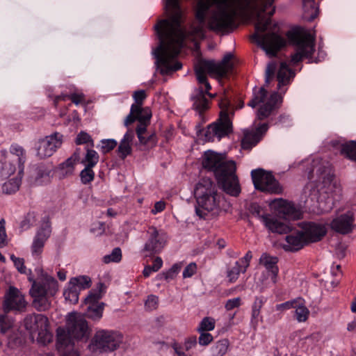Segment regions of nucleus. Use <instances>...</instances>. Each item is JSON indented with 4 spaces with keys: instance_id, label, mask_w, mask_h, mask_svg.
<instances>
[{
    "instance_id": "obj_57",
    "label": "nucleus",
    "mask_w": 356,
    "mask_h": 356,
    "mask_svg": "<svg viewBox=\"0 0 356 356\" xmlns=\"http://www.w3.org/2000/svg\"><path fill=\"white\" fill-rule=\"evenodd\" d=\"M276 70V64L274 62L270 63L266 70V83H268L270 79L274 76L275 71Z\"/></svg>"
},
{
    "instance_id": "obj_28",
    "label": "nucleus",
    "mask_w": 356,
    "mask_h": 356,
    "mask_svg": "<svg viewBox=\"0 0 356 356\" xmlns=\"http://www.w3.org/2000/svg\"><path fill=\"white\" fill-rule=\"evenodd\" d=\"M79 154L75 152L65 161L59 164L56 168V173L59 179L67 178L74 174L75 165L79 160Z\"/></svg>"
},
{
    "instance_id": "obj_45",
    "label": "nucleus",
    "mask_w": 356,
    "mask_h": 356,
    "mask_svg": "<svg viewBox=\"0 0 356 356\" xmlns=\"http://www.w3.org/2000/svg\"><path fill=\"white\" fill-rule=\"evenodd\" d=\"M122 259V252L119 248H115L112 252L103 257V261L106 264L111 262H119Z\"/></svg>"
},
{
    "instance_id": "obj_7",
    "label": "nucleus",
    "mask_w": 356,
    "mask_h": 356,
    "mask_svg": "<svg viewBox=\"0 0 356 356\" xmlns=\"http://www.w3.org/2000/svg\"><path fill=\"white\" fill-rule=\"evenodd\" d=\"M32 282L30 294L33 298V305L38 311H46L50 308L51 298L58 291L56 280L48 273L41 271L35 280Z\"/></svg>"
},
{
    "instance_id": "obj_31",
    "label": "nucleus",
    "mask_w": 356,
    "mask_h": 356,
    "mask_svg": "<svg viewBox=\"0 0 356 356\" xmlns=\"http://www.w3.org/2000/svg\"><path fill=\"white\" fill-rule=\"evenodd\" d=\"M134 138V133L131 130H128L120 140L118 152L121 157L125 158L131 152V144Z\"/></svg>"
},
{
    "instance_id": "obj_48",
    "label": "nucleus",
    "mask_w": 356,
    "mask_h": 356,
    "mask_svg": "<svg viewBox=\"0 0 356 356\" xmlns=\"http://www.w3.org/2000/svg\"><path fill=\"white\" fill-rule=\"evenodd\" d=\"M8 244V236L6 231V221L0 220V248H4Z\"/></svg>"
},
{
    "instance_id": "obj_20",
    "label": "nucleus",
    "mask_w": 356,
    "mask_h": 356,
    "mask_svg": "<svg viewBox=\"0 0 356 356\" xmlns=\"http://www.w3.org/2000/svg\"><path fill=\"white\" fill-rule=\"evenodd\" d=\"M307 244L321 241L326 234V223L322 222H303L298 225Z\"/></svg>"
},
{
    "instance_id": "obj_63",
    "label": "nucleus",
    "mask_w": 356,
    "mask_h": 356,
    "mask_svg": "<svg viewBox=\"0 0 356 356\" xmlns=\"http://www.w3.org/2000/svg\"><path fill=\"white\" fill-rule=\"evenodd\" d=\"M264 302L265 300L263 298H257L253 303L252 309L261 311V309L262 308Z\"/></svg>"
},
{
    "instance_id": "obj_24",
    "label": "nucleus",
    "mask_w": 356,
    "mask_h": 356,
    "mask_svg": "<svg viewBox=\"0 0 356 356\" xmlns=\"http://www.w3.org/2000/svg\"><path fill=\"white\" fill-rule=\"evenodd\" d=\"M268 126L264 123L254 130H245L244 137L242 140V147L243 149H251L256 145L261 139L264 134L267 131Z\"/></svg>"
},
{
    "instance_id": "obj_11",
    "label": "nucleus",
    "mask_w": 356,
    "mask_h": 356,
    "mask_svg": "<svg viewBox=\"0 0 356 356\" xmlns=\"http://www.w3.org/2000/svg\"><path fill=\"white\" fill-rule=\"evenodd\" d=\"M220 118L217 122L208 126L204 136L207 141H213L216 138L218 140L232 131V122L229 115L234 114L230 100L227 95H224L220 102Z\"/></svg>"
},
{
    "instance_id": "obj_15",
    "label": "nucleus",
    "mask_w": 356,
    "mask_h": 356,
    "mask_svg": "<svg viewBox=\"0 0 356 356\" xmlns=\"http://www.w3.org/2000/svg\"><path fill=\"white\" fill-rule=\"evenodd\" d=\"M251 176L256 189L264 193L279 194L282 187L270 172L262 169L253 170Z\"/></svg>"
},
{
    "instance_id": "obj_25",
    "label": "nucleus",
    "mask_w": 356,
    "mask_h": 356,
    "mask_svg": "<svg viewBox=\"0 0 356 356\" xmlns=\"http://www.w3.org/2000/svg\"><path fill=\"white\" fill-rule=\"evenodd\" d=\"M251 259L252 254L248 252L244 257L236 261L233 266L227 269V277L229 282L233 283L236 282L239 275L246 271Z\"/></svg>"
},
{
    "instance_id": "obj_52",
    "label": "nucleus",
    "mask_w": 356,
    "mask_h": 356,
    "mask_svg": "<svg viewBox=\"0 0 356 356\" xmlns=\"http://www.w3.org/2000/svg\"><path fill=\"white\" fill-rule=\"evenodd\" d=\"M13 325V323L6 315H0V329L2 332H6Z\"/></svg>"
},
{
    "instance_id": "obj_2",
    "label": "nucleus",
    "mask_w": 356,
    "mask_h": 356,
    "mask_svg": "<svg viewBox=\"0 0 356 356\" xmlns=\"http://www.w3.org/2000/svg\"><path fill=\"white\" fill-rule=\"evenodd\" d=\"M305 163L312 165V169L309 172V178L313 181L306 186L305 193L309 192L311 201L316 199L318 205L316 212H329L342 198L343 190L340 181L335 178L328 161L316 157L312 160L307 159Z\"/></svg>"
},
{
    "instance_id": "obj_6",
    "label": "nucleus",
    "mask_w": 356,
    "mask_h": 356,
    "mask_svg": "<svg viewBox=\"0 0 356 356\" xmlns=\"http://www.w3.org/2000/svg\"><path fill=\"white\" fill-rule=\"evenodd\" d=\"M294 76L293 72L289 68L286 63H281L277 75L278 90L280 94L274 92L267 98V91L264 87L254 90L253 98L248 103V106L254 108L257 105L263 104L257 113L258 119H265L272 113L276 104L282 101L281 95L284 94L286 90L285 88L283 89L282 87L290 84Z\"/></svg>"
},
{
    "instance_id": "obj_53",
    "label": "nucleus",
    "mask_w": 356,
    "mask_h": 356,
    "mask_svg": "<svg viewBox=\"0 0 356 356\" xmlns=\"http://www.w3.org/2000/svg\"><path fill=\"white\" fill-rule=\"evenodd\" d=\"M200 335L199 337V344L203 346L209 345L213 339V336L208 332H200Z\"/></svg>"
},
{
    "instance_id": "obj_59",
    "label": "nucleus",
    "mask_w": 356,
    "mask_h": 356,
    "mask_svg": "<svg viewBox=\"0 0 356 356\" xmlns=\"http://www.w3.org/2000/svg\"><path fill=\"white\" fill-rule=\"evenodd\" d=\"M133 97L136 102V104L134 105H140V106H141L143 101L146 97V94H145V90H141L136 91L134 93Z\"/></svg>"
},
{
    "instance_id": "obj_42",
    "label": "nucleus",
    "mask_w": 356,
    "mask_h": 356,
    "mask_svg": "<svg viewBox=\"0 0 356 356\" xmlns=\"http://www.w3.org/2000/svg\"><path fill=\"white\" fill-rule=\"evenodd\" d=\"M163 266V260L161 257H156L153 262L152 266H147L145 267L143 273L145 277H149L153 272L158 271Z\"/></svg>"
},
{
    "instance_id": "obj_4",
    "label": "nucleus",
    "mask_w": 356,
    "mask_h": 356,
    "mask_svg": "<svg viewBox=\"0 0 356 356\" xmlns=\"http://www.w3.org/2000/svg\"><path fill=\"white\" fill-rule=\"evenodd\" d=\"M202 166L213 172L218 185L228 195L236 197L241 193L238 179L235 174V162L225 159V154L212 150L204 152Z\"/></svg>"
},
{
    "instance_id": "obj_3",
    "label": "nucleus",
    "mask_w": 356,
    "mask_h": 356,
    "mask_svg": "<svg viewBox=\"0 0 356 356\" xmlns=\"http://www.w3.org/2000/svg\"><path fill=\"white\" fill-rule=\"evenodd\" d=\"M232 58L233 55L229 53L219 63L213 60H199L195 63V72L197 80L200 84V89L193 97V107L200 113L209 107V102L205 97V94H207L211 97H213L209 93V90L211 87L207 81V75L216 77L227 76L234 67Z\"/></svg>"
},
{
    "instance_id": "obj_49",
    "label": "nucleus",
    "mask_w": 356,
    "mask_h": 356,
    "mask_svg": "<svg viewBox=\"0 0 356 356\" xmlns=\"http://www.w3.org/2000/svg\"><path fill=\"white\" fill-rule=\"evenodd\" d=\"M251 211L254 216L258 218L263 223V218H268L269 215L266 214L263 209L257 204H252L251 206Z\"/></svg>"
},
{
    "instance_id": "obj_64",
    "label": "nucleus",
    "mask_w": 356,
    "mask_h": 356,
    "mask_svg": "<svg viewBox=\"0 0 356 356\" xmlns=\"http://www.w3.org/2000/svg\"><path fill=\"white\" fill-rule=\"evenodd\" d=\"M260 311L252 309V319H251V323L256 327L257 325V318L259 316Z\"/></svg>"
},
{
    "instance_id": "obj_26",
    "label": "nucleus",
    "mask_w": 356,
    "mask_h": 356,
    "mask_svg": "<svg viewBox=\"0 0 356 356\" xmlns=\"http://www.w3.org/2000/svg\"><path fill=\"white\" fill-rule=\"evenodd\" d=\"M285 240L286 243L283 245V248L289 251H297L307 245V241L299 227L287 235Z\"/></svg>"
},
{
    "instance_id": "obj_35",
    "label": "nucleus",
    "mask_w": 356,
    "mask_h": 356,
    "mask_svg": "<svg viewBox=\"0 0 356 356\" xmlns=\"http://www.w3.org/2000/svg\"><path fill=\"white\" fill-rule=\"evenodd\" d=\"M295 316L298 322H305L307 320L309 311L305 305V300L300 298H296V304L293 307Z\"/></svg>"
},
{
    "instance_id": "obj_36",
    "label": "nucleus",
    "mask_w": 356,
    "mask_h": 356,
    "mask_svg": "<svg viewBox=\"0 0 356 356\" xmlns=\"http://www.w3.org/2000/svg\"><path fill=\"white\" fill-rule=\"evenodd\" d=\"M79 292L90 286L91 280L88 276H79L70 279L69 281Z\"/></svg>"
},
{
    "instance_id": "obj_29",
    "label": "nucleus",
    "mask_w": 356,
    "mask_h": 356,
    "mask_svg": "<svg viewBox=\"0 0 356 356\" xmlns=\"http://www.w3.org/2000/svg\"><path fill=\"white\" fill-rule=\"evenodd\" d=\"M263 219L265 226L272 232L284 234L291 230L289 224L281 221L275 217L269 215L268 218H263Z\"/></svg>"
},
{
    "instance_id": "obj_8",
    "label": "nucleus",
    "mask_w": 356,
    "mask_h": 356,
    "mask_svg": "<svg viewBox=\"0 0 356 356\" xmlns=\"http://www.w3.org/2000/svg\"><path fill=\"white\" fill-rule=\"evenodd\" d=\"M90 329L84 316L78 312H71L66 318L65 327H58L57 341L60 346H68L72 339H88Z\"/></svg>"
},
{
    "instance_id": "obj_27",
    "label": "nucleus",
    "mask_w": 356,
    "mask_h": 356,
    "mask_svg": "<svg viewBox=\"0 0 356 356\" xmlns=\"http://www.w3.org/2000/svg\"><path fill=\"white\" fill-rule=\"evenodd\" d=\"M151 117L152 113L148 108H141L140 105H132L130 113L124 120V124L127 127L136 120H138L139 122L149 123Z\"/></svg>"
},
{
    "instance_id": "obj_18",
    "label": "nucleus",
    "mask_w": 356,
    "mask_h": 356,
    "mask_svg": "<svg viewBox=\"0 0 356 356\" xmlns=\"http://www.w3.org/2000/svg\"><path fill=\"white\" fill-rule=\"evenodd\" d=\"M63 143V135L54 133L40 139L36 147L37 156L45 159L52 156L60 147Z\"/></svg>"
},
{
    "instance_id": "obj_34",
    "label": "nucleus",
    "mask_w": 356,
    "mask_h": 356,
    "mask_svg": "<svg viewBox=\"0 0 356 356\" xmlns=\"http://www.w3.org/2000/svg\"><path fill=\"white\" fill-rule=\"evenodd\" d=\"M318 14V5L314 0H303V18L307 21H312Z\"/></svg>"
},
{
    "instance_id": "obj_13",
    "label": "nucleus",
    "mask_w": 356,
    "mask_h": 356,
    "mask_svg": "<svg viewBox=\"0 0 356 356\" xmlns=\"http://www.w3.org/2000/svg\"><path fill=\"white\" fill-rule=\"evenodd\" d=\"M24 326L33 341L46 345L52 341L48 318L40 314L27 316L24 321Z\"/></svg>"
},
{
    "instance_id": "obj_39",
    "label": "nucleus",
    "mask_w": 356,
    "mask_h": 356,
    "mask_svg": "<svg viewBox=\"0 0 356 356\" xmlns=\"http://www.w3.org/2000/svg\"><path fill=\"white\" fill-rule=\"evenodd\" d=\"M67 97L70 98L76 105L82 104L84 102V95L82 92H74L70 95L56 96L54 99V104H56L60 100H65Z\"/></svg>"
},
{
    "instance_id": "obj_14",
    "label": "nucleus",
    "mask_w": 356,
    "mask_h": 356,
    "mask_svg": "<svg viewBox=\"0 0 356 356\" xmlns=\"http://www.w3.org/2000/svg\"><path fill=\"white\" fill-rule=\"evenodd\" d=\"M123 339L122 334L118 331L101 329L95 332L90 346L92 350L112 353L120 348Z\"/></svg>"
},
{
    "instance_id": "obj_21",
    "label": "nucleus",
    "mask_w": 356,
    "mask_h": 356,
    "mask_svg": "<svg viewBox=\"0 0 356 356\" xmlns=\"http://www.w3.org/2000/svg\"><path fill=\"white\" fill-rule=\"evenodd\" d=\"M26 307V302L23 294L15 287L10 286L5 294L3 311L8 312L11 310L22 311Z\"/></svg>"
},
{
    "instance_id": "obj_43",
    "label": "nucleus",
    "mask_w": 356,
    "mask_h": 356,
    "mask_svg": "<svg viewBox=\"0 0 356 356\" xmlns=\"http://www.w3.org/2000/svg\"><path fill=\"white\" fill-rule=\"evenodd\" d=\"M117 141L114 139H103L97 146L103 154H106L117 146Z\"/></svg>"
},
{
    "instance_id": "obj_32",
    "label": "nucleus",
    "mask_w": 356,
    "mask_h": 356,
    "mask_svg": "<svg viewBox=\"0 0 356 356\" xmlns=\"http://www.w3.org/2000/svg\"><path fill=\"white\" fill-rule=\"evenodd\" d=\"M23 175H14L8 178L2 185V191L6 194L16 193L21 185Z\"/></svg>"
},
{
    "instance_id": "obj_5",
    "label": "nucleus",
    "mask_w": 356,
    "mask_h": 356,
    "mask_svg": "<svg viewBox=\"0 0 356 356\" xmlns=\"http://www.w3.org/2000/svg\"><path fill=\"white\" fill-rule=\"evenodd\" d=\"M194 193L197 202L195 212L200 218H205L209 213L219 215L231 207L230 202L209 178L201 179L196 184Z\"/></svg>"
},
{
    "instance_id": "obj_9",
    "label": "nucleus",
    "mask_w": 356,
    "mask_h": 356,
    "mask_svg": "<svg viewBox=\"0 0 356 356\" xmlns=\"http://www.w3.org/2000/svg\"><path fill=\"white\" fill-rule=\"evenodd\" d=\"M26 152L19 145H12L9 150L0 151V177L6 179L14 175H24Z\"/></svg>"
},
{
    "instance_id": "obj_23",
    "label": "nucleus",
    "mask_w": 356,
    "mask_h": 356,
    "mask_svg": "<svg viewBox=\"0 0 356 356\" xmlns=\"http://www.w3.org/2000/svg\"><path fill=\"white\" fill-rule=\"evenodd\" d=\"M330 227L334 231L346 234L352 232L354 227V218L352 211L337 216L330 223Z\"/></svg>"
},
{
    "instance_id": "obj_16",
    "label": "nucleus",
    "mask_w": 356,
    "mask_h": 356,
    "mask_svg": "<svg viewBox=\"0 0 356 356\" xmlns=\"http://www.w3.org/2000/svg\"><path fill=\"white\" fill-rule=\"evenodd\" d=\"M168 240V234L164 230L157 229L154 226H149L146 232L143 251L147 252L149 255L159 253L166 245Z\"/></svg>"
},
{
    "instance_id": "obj_58",
    "label": "nucleus",
    "mask_w": 356,
    "mask_h": 356,
    "mask_svg": "<svg viewBox=\"0 0 356 356\" xmlns=\"http://www.w3.org/2000/svg\"><path fill=\"white\" fill-rule=\"evenodd\" d=\"M241 300L240 298H234L227 301L225 307L227 310H232L238 307L241 305Z\"/></svg>"
},
{
    "instance_id": "obj_62",
    "label": "nucleus",
    "mask_w": 356,
    "mask_h": 356,
    "mask_svg": "<svg viewBox=\"0 0 356 356\" xmlns=\"http://www.w3.org/2000/svg\"><path fill=\"white\" fill-rule=\"evenodd\" d=\"M139 123L140 124L136 129V133H137L138 139H141V137L143 136L144 134H145L146 128H147L148 123H147V122H139Z\"/></svg>"
},
{
    "instance_id": "obj_44",
    "label": "nucleus",
    "mask_w": 356,
    "mask_h": 356,
    "mask_svg": "<svg viewBox=\"0 0 356 356\" xmlns=\"http://www.w3.org/2000/svg\"><path fill=\"white\" fill-rule=\"evenodd\" d=\"M95 177V172L92 168L85 166V168L81 171L80 178L83 184H87L91 182Z\"/></svg>"
},
{
    "instance_id": "obj_50",
    "label": "nucleus",
    "mask_w": 356,
    "mask_h": 356,
    "mask_svg": "<svg viewBox=\"0 0 356 356\" xmlns=\"http://www.w3.org/2000/svg\"><path fill=\"white\" fill-rule=\"evenodd\" d=\"M140 143L146 146L147 148H152L154 147L157 143L155 135L151 134L147 137L143 136L141 137V139H138Z\"/></svg>"
},
{
    "instance_id": "obj_51",
    "label": "nucleus",
    "mask_w": 356,
    "mask_h": 356,
    "mask_svg": "<svg viewBox=\"0 0 356 356\" xmlns=\"http://www.w3.org/2000/svg\"><path fill=\"white\" fill-rule=\"evenodd\" d=\"M10 257L17 270L21 273H26V268L24 266V259L22 258L17 257L14 254H10Z\"/></svg>"
},
{
    "instance_id": "obj_10",
    "label": "nucleus",
    "mask_w": 356,
    "mask_h": 356,
    "mask_svg": "<svg viewBox=\"0 0 356 356\" xmlns=\"http://www.w3.org/2000/svg\"><path fill=\"white\" fill-rule=\"evenodd\" d=\"M290 41L296 45V52L291 57V62L296 64L303 58L309 59V63H318L323 58L325 53L318 52V58L315 60H311L312 55L314 51L315 36L310 31L300 29L290 33L288 35Z\"/></svg>"
},
{
    "instance_id": "obj_17",
    "label": "nucleus",
    "mask_w": 356,
    "mask_h": 356,
    "mask_svg": "<svg viewBox=\"0 0 356 356\" xmlns=\"http://www.w3.org/2000/svg\"><path fill=\"white\" fill-rule=\"evenodd\" d=\"M104 291V285L99 283L97 289L90 291L85 298L86 304L88 305L86 316L94 321H99L103 316L104 303L99 302L98 300L102 298Z\"/></svg>"
},
{
    "instance_id": "obj_54",
    "label": "nucleus",
    "mask_w": 356,
    "mask_h": 356,
    "mask_svg": "<svg viewBox=\"0 0 356 356\" xmlns=\"http://www.w3.org/2000/svg\"><path fill=\"white\" fill-rule=\"evenodd\" d=\"M89 142H90L91 145H93V141L88 134L81 131L79 134H78L76 139V144L81 145L88 143Z\"/></svg>"
},
{
    "instance_id": "obj_46",
    "label": "nucleus",
    "mask_w": 356,
    "mask_h": 356,
    "mask_svg": "<svg viewBox=\"0 0 356 356\" xmlns=\"http://www.w3.org/2000/svg\"><path fill=\"white\" fill-rule=\"evenodd\" d=\"M182 263L175 264L165 273V279L166 280H173L177 275L181 271L182 268Z\"/></svg>"
},
{
    "instance_id": "obj_40",
    "label": "nucleus",
    "mask_w": 356,
    "mask_h": 356,
    "mask_svg": "<svg viewBox=\"0 0 356 356\" xmlns=\"http://www.w3.org/2000/svg\"><path fill=\"white\" fill-rule=\"evenodd\" d=\"M216 321L211 317H204L200 323L197 331L198 332L212 331L215 328Z\"/></svg>"
},
{
    "instance_id": "obj_56",
    "label": "nucleus",
    "mask_w": 356,
    "mask_h": 356,
    "mask_svg": "<svg viewBox=\"0 0 356 356\" xmlns=\"http://www.w3.org/2000/svg\"><path fill=\"white\" fill-rule=\"evenodd\" d=\"M295 304H296V299L286 301L282 304L276 305L275 308L277 311L284 312L290 309H293Z\"/></svg>"
},
{
    "instance_id": "obj_60",
    "label": "nucleus",
    "mask_w": 356,
    "mask_h": 356,
    "mask_svg": "<svg viewBox=\"0 0 356 356\" xmlns=\"http://www.w3.org/2000/svg\"><path fill=\"white\" fill-rule=\"evenodd\" d=\"M197 344V338L195 336H191L185 339L184 348L186 350H189L194 348Z\"/></svg>"
},
{
    "instance_id": "obj_47",
    "label": "nucleus",
    "mask_w": 356,
    "mask_h": 356,
    "mask_svg": "<svg viewBox=\"0 0 356 356\" xmlns=\"http://www.w3.org/2000/svg\"><path fill=\"white\" fill-rule=\"evenodd\" d=\"M159 305V298L155 295H149L148 296L145 302V309L148 311L155 310Z\"/></svg>"
},
{
    "instance_id": "obj_41",
    "label": "nucleus",
    "mask_w": 356,
    "mask_h": 356,
    "mask_svg": "<svg viewBox=\"0 0 356 356\" xmlns=\"http://www.w3.org/2000/svg\"><path fill=\"white\" fill-rule=\"evenodd\" d=\"M229 346L228 339H223L217 341L213 348V353L216 356H223L227 353Z\"/></svg>"
},
{
    "instance_id": "obj_19",
    "label": "nucleus",
    "mask_w": 356,
    "mask_h": 356,
    "mask_svg": "<svg viewBox=\"0 0 356 356\" xmlns=\"http://www.w3.org/2000/svg\"><path fill=\"white\" fill-rule=\"evenodd\" d=\"M51 233V227L49 220L44 218L42 220L31 246V254L33 257L38 258L41 255L44 244Z\"/></svg>"
},
{
    "instance_id": "obj_30",
    "label": "nucleus",
    "mask_w": 356,
    "mask_h": 356,
    "mask_svg": "<svg viewBox=\"0 0 356 356\" xmlns=\"http://www.w3.org/2000/svg\"><path fill=\"white\" fill-rule=\"evenodd\" d=\"M333 145L347 158L356 161V141H349L345 143L336 141L333 143Z\"/></svg>"
},
{
    "instance_id": "obj_38",
    "label": "nucleus",
    "mask_w": 356,
    "mask_h": 356,
    "mask_svg": "<svg viewBox=\"0 0 356 356\" xmlns=\"http://www.w3.org/2000/svg\"><path fill=\"white\" fill-rule=\"evenodd\" d=\"M99 154L94 149H87L85 158L82 161V163L85 166L93 168L99 161Z\"/></svg>"
},
{
    "instance_id": "obj_22",
    "label": "nucleus",
    "mask_w": 356,
    "mask_h": 356,
    "mask_svg": "<svg viewBox=\"0 0 356 356\" xmlns=\"http://www.w3.org/2000/svg\"><path fill=\"white\" fill-rule=\"evenodd\" d=\"M270 206L286 219H298L302 215L300 210L297 209L293 204L282 199L275 200L271 202Z\"/></svg>"
},
{
    "instance_id": "obj_37",
    "label": "nucleus",
    "mask_w": 356,
    "mask_h": 356,
    "mask_svg": "<svg viewBox=\"0 0 356 356\" xmlns=\"http://www.w3.org/2000/svg\"><path fill=\"white\" fill-rule=\"evenodd\" d=\"M79 291L72 284L68 282L67 288L63 292L65 299L70 303H76L79 300Z\"/></svg>"
},
{
    "instance_id": "obj_1",
    "label": "nucleus",
    "mask_w": 356,
    "mask_h": 356,
    "mask_svg": "<svg viewBox=\"0 0 356 356\" xmlns=\"http://www.w3.org/2000/svg\"><path fill=\"white\" fill-rule=\"evenodd\" d=\"M274 0H198L195 7V21L188 31L184 29V12L179 0H163L167 19H162L154 28L159 45L153 50L157 70L168 75L181 68L176 57L184 45L190 40L197 45L205 37L206 30L225 33L232 29L237 15L253 18L256 33L252 38L266 54L273 56L285 45L286 41L278 35L276 24H271L269 17L273 15Z\"/></svg>"
},
{
    "instance_id": "obj_61",
    "label": "nucleus",
    "mask_w": 356,
    "mask_h": 356,
    "mask_svg": "<svg viewBox=\"0 0 356 356\" xmlns=\"http://www.w3.org/2000/svg\"><path fill=\"white\" fill-rule=\"evenodd\" d=\"M165 208V202L159 201L154 204V208L151 210V213L154 215L163 211Z\"/></svg>"
},
{
    "instance_id": "obj_33",
    "label": "nucleus",
    "mask_w": 356,
    "mask_h": 356,
    "mask_svg": "<svg viewBox=\"0 0 356 356\" xmlns=\"http://www.w3.org/2000/svg\"><path fill=\"white\" fill-rule=\"evenodd\" d=\"M53 168L51 165H40L37 169L35 183L41 185L50 181L53 176Z\"/></svg>"
},
{
    "instance_id": "obj_55",
    "label": "nucleus",
    "mask_w": 356,
    "mask_h": 356,
    "mask_svg": "<svg viewBox=\"0 0 356 356\" xmlns=\"http://www.w3.org/2000/svg\"><path fill=\"white\" fill-rule=\"evenodd\" d=\"M197 271V266L195 263H190L183 271V277L188 278L192 277Z\"/></svg>"
},
{
    "instance_id": "obj_12",
    "label": "nucleus",
    "mask_w": 356,
    "mask_h": 356,
    "mask_svg": "<svg viewBox=\"0 0 356 356\" xmlns=\"http://www.w3.org/2000/svg\"><path fill=\"white\" fill-rule=\"evenodd\" d=\"M278 258L266 252L263 253L259 260L255 275L256 284L263 290L275 284L278 280Z\"/></svg>"
}]
</instances>
